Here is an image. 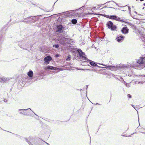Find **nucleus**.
<instances>
[{
	"mask_svg": "<svg viewBox=\"0 0 145 145\" xmlns=\"http://www.w3.org/2000/svg\"><path fill=\"white\" fill-rule=\"evenodd\" d=\"M24 20H20L18 21H16L12 23L14 24L16 22H23L27 24H33L35 23L36 21V16H31L26 18L23 17Z\"/></svg>",
	"mask_w": 145,
	"mask_h": 145,
	"instance_id": "nucleus-1",
	"label": "nucleus"
},
{
	"mask_svg": "<svg viewBox=\"0 0 145 145\" xmlns=\"http://www.w3.org/2000/svg\"><path fill=\"white\" fill-rule=\"evenodd\" d=\"M66 35H62L60 36L58 38V41L61 44L64 45L66 44V42L69 43L72 42V40L67 38Z\"/></svg>",
	"mask_w": 145,
	"mask_h": 145,
	"instance_id": "nucleus-2",
	"label": "nucleus"
},
{
	"mask_svg": "<svg viewBox=\"0 0 145 145\" xmlns=\"http://www.w3.org/2000/svg\"><path fill=\"white\" fill-rule=\"evenodd\" d=\"M18 44L21 48L25 50H28L27 48H29L31 46L30 44L28 43L26 44L24 40L18 41Z\"/></svg>",
	"mask_w": 145,
	"mask_h": 145,
	"instance_id": "nucleus-3",
	"label": "nucleus"
},
{
	"mask_svg": "<svg viewBox=\"0 0 145 145\" xmlns=\"http://www.w3.org/2000/svg\"><path fill=\"white\" fill-rule=\"evenodd\" d=\"M29 145H36L34 142L36 140V137L32 136H30L28 138H24Z\"/></svg>",
	"mask_w": 145,
	"mask_h": 145,
	"instance_id": "nucleus-4",
	"label": "nucleus"
},
{
	"mask_svg": "<svg viewBox=\"0 0 145 145\" xmlns=\"http://www.w3.org/2000/svg\"><path fill=\"white\" fill-rule=\"evenodd\" d=\"M136 32L138 36L142 39L144 37V35L145 33V29L144 28L141 27L140 30H137Z\"/></svg>",
	"mask_w": 145,
	"mask_h": 145,
	"instance_id": "nucleus-5",
	"label": "nucleus"
},
{
	"mask_svg": "<svg viewBox=\"0 0 145 145\" xmlns=\"http://www.w3.org/2000/svg\"><path fill=\"white\" fill-rule=\"evenodd\" d=\"M106 25L108 27V28L110 29L112 31L115 30L117 28L116 26L113 25V23L110 21H109L107 22Z\"/></svg>",
	"mask_w": 145,
	"mask_h": 145,
	"instance_id": "nucleus-6",
	"label": "nucleus"
},
{
	"mask_svg": "<svg viewBox=\"0 0 145 145\" xmlns=\"http://www.w3.org/2000/svg\"><path fill=\"white\" fill-rule=\"evenodd\" d=\"M108 18L114 19L116 20L120 21H123L122 20V19L120 18L119 17L116 15H112V16H108Z\"/></svg>",
	"mask_w": 145,
	"mask_h": 145,
	"instance_id": "nucleus-7",
	"label": "nucleus"
},
{
	"mask_svg": "<svg viewBox=\"0 0 145 145\" xmlns=\"http://www.w3.org/2000/svg\"><path fill=\"white\" fill-rule=\"evenodd\" d=\"M77 51L78 53L79 56L80 57L82 58L83 59H84V60L86 59V57L84 56V55H85L84 53L83 52L82 50L80 49L78 50Z\"/></svg>",
	"mask_w": 145,
	"mask_h": 145,
	"instance_id": "nucleus-8",
	"label": "nucleus"
},
{
	"mask_svg": "<svg viewBox=\"0 0 145 145\" xmlns=\"http://www.w3.org/2000/svg\"><path fill=\"white\" fill-rule=\"evenodd\" d=\"M145 60V56L140 57V59L137 60V62L139 64H143L144 63Z\"/></svg>",
	"mask_w": 145,
	"mask_h": 145,
	"instance_id": "nucleus-9",
	"label": "nucleus"
},
{
	"mask_svg": "<svg viewBox=\"0 0 145 145\" xmlns=\"http://www.w3.org/2000/svg\"><path fill=\"white\" fill-rule=\"evenodd\" d=\"M64 28L61 25H57V30H56V32H60L62 31L63 29Z\"/></svg>",
	"mask_w": 145,
	"mask_h": 145,
	"instance_id": "nucleus-10",
	"label": "nucleus"
},
{
	"mask_svg": "<svg viewBox=\"0 0 145 145\" xmlns=\"http://www.w3.org/2000/svg\"><path fill=\"white\" fill-rule=\"evenodd\" d=\"M129 29L127 27H123L121 30V31L122 33L126 34L128 33Z\"/></svg>",
	"mask_w": 145,
	"mask_h": 145,
	"instance_id": "nucleus-11",
	"label": "nucleus"
},
{
	"mask_svg": "<svg viewBox=\"0 0 145 145\" xmlns=\"http://www.w3.org/2000/svg\"><path fill=\"white\" fill-rule=\"evenodd\" d=\"M27 74L30 79H32L33 75V71H32L30 70L29 71L27 72Z\"/></svg>",
	"mask_w": 145,
	"mask_h": 145,
	"instance_id": "nucleus-12",
	"label": "nucleus"
},
{
	"mask_svg": "<svg viewBox=\"0 0 145 145\" xmlns=\"http://www.w3.org/2000/svg\"><path fill=\"white\" fill-rule=\"evenodd\" d=\"M24 110L25 111V115L26 116H29L30 114L31 111H32L30 108L27 109H24Z\"/></svg>",
	"mask_w": 145,
	"mask_h": 145,
	"instance_id": "nucleus-13",
	"label": "nucleus"
},
{
	"mask_svg": "<svg viewBox=\"0 0 145 145\" xmlns=\"http://www.w3.org/2000/svg\"><path fill=\"white\" fill-rule=\"evenodd\" d=\"M124 37L122 35L118 36L116 38V40L118 42H120L122 41V40L123 39Z\"/></svg>",
	"mask_w": 145,
	"mask_h": 145,
	"instance_id": "nucleus-14",
	"label": "nucleus"
},
{
	"mask_svg": "<svg viewBox=\"0 0 145 145\" xmlns=\"http://www.w3.org/2000/svg\"><path fill=\"white\" fill-rule=\"evenodd\" d=\"M52 59V58L50 56L45 57L44 58V60L46 62L50 61Z\"/></svg>",
	"mask_w": 145,
	"mask_h": 145,
	"instance_id": "nucleus-15",
	"label": "nucleus"
},
{
	"mask_svg": "<svg viewBox=\"0 0 145 145\" xmlns=\"http://www.w3.org/2000/svg\"><path fill=\"white\" fill-rule=\"evenodd\" d=\"M46 68L47 69H50L52 70H56L57 68L50 66H48L46 67Z\"/></svg>",
	"mask_w": 145,
	"mask_h": 145,
	"instance_id": "nucleus-16",
	"label": "nucleus"
},
{
	"mask_svg": "<svg viewBox=\"0 0 145 145\" xmlns=\"http://www.w3.org/2000/svg\"><path fill=\"white\" fill-rule=\"evenodd\" d=\"M93 67H97L99 66L97 65L96 63L94 61H91V62L89 63Z\"/></svg>",
	"mask_w": 145,
	"mask_h": 145,
	"instance_id": "nucleus-17",
	"label": "nucleus"
},
{
	"mask_svg": "<svg viewBox=\"0 0 145 145\" xmlns=\"http://www.w3.org/2000/svg\"><path fill=\"white\" fill-rule=\"evenodd\" d=\"M18 112L20 114L25 115V111L24 109H20L18 110Z\"/></svg>",
	"mask_w": 145,
	"mask_h": 145,
	"instance_id": "nucleus-18",
	"label": "nucleus"
},
{
	"mask_svg": "<svg viewBox=\"0 0 145 145\" xmlns=\"http://www.w3.org/2000/svg\"><path fill=\"white\" fill-rule=\"evenodd\" d=\"M10 78H2L1 79V80L3 81V82H6L8 80H10Z\"/></svg>",
	"mask_w": 145,
	"mask_h": 145,
	"instance_id": "nucleus-19",
	"label": "nucleus"
},
{
	"mask_svg": "<svg viewBox=\"0 0 145 145\" xmlns=\"http://www.w3.org/2000/svg\"><path fill=\"white\" fill-rule=\"evenodd\" d=\"M101 65H103V66H105L106 67H104L105 68H106L107 69H111V68H112L113 67V66H109V65L106 66L105 65H104L103 64H101Z\"/></svg>",
	"mask_w": 145,
	"mask_h": 145,
	"instance_id": "nucleus-20",
	"label": "nucleus"
},
{
	"mask_svg": "<svg viewBox=\"0 0 145 145\" xmlns=\"http://www.w3.org/2000/svg\"><path fill=\"white\" fill-rule=\"evenodd\" d=\"M72 23L73 24H76L77 22L76 20L75 19H73L71 21Z\"/></svg>",
	"mask_w": 145,
	"mask_h": 145,
	"instance_id": "nucleus-21",
	"label": "nucleus"
},
{
	"mask_svg": "<svg viewBox=\"0 0 145 145\" xmlns=\"http://www.w3.org/2000/svg\"><path fill=\"white\" fill-rule=\"evenodd\" d=\"M77 10H71V11H72V12L73 13L72 14H71V15H74V12L75 11H76ZM69 12H70V11H69Z\"/></svg>",
	"mask_w": 145,
	"mask_h": 145,
	"instance_id": "nucleus-22",
	"label": "nucleus"
},
{
	"mask_svg": "<svg viewBox=\"0 0 145 145\" xmlns=\"http://www.w3.org/2000/svg\"><path fill=\"white\" fill-rule=\"evenodd\" d=\"M35 45V44H34L33 45H31V50H34L35 49H33L34 47H33V46Z\"/></svg>",
	"mask_w": 145,
	"mask_h": 145,
	"instance_id": "nucleus-23",
	"label": "nucleus"
},
{
	"mask_svg": "<svg viewBox=\"0 0 145 145\" xmlns=\"http://www.w3.org/2000/svg\"><path fill=\"white\" fill-rule=\"evenodd\" d=\"M53 46L54 47H55L56 48H57L59 47V45L58 44H55V45H53Z\"/></svg>",
	"mask_w": 145,
	"mask_h": 145,
	"instance_id": "nucleus-24",
	"label": "nucleus"
},
{
	"mask_svg": "<svg viewBox=\"0 0 145 145\" xmlns=\"http://www.w3.org/2000/svg\"><path fill=\"white\" fill-rule=\"evenodd\" d=\"M71 57L69 55L68 57V58L66 59V61H69L71 60Z\"/></svg>",
	"mask_w": 145,
	"mask_h": 145,
	"instance_id": "nucleus-25",
	"label": "nucleus"
},
{
	"mask_svg": "<svg viewBox=\"0 0 145 145\" xmlns=\"http://www.w3.org/2000/svg\"><path fill=\"white\" fill-rule=\"evenodd\" d=\"M126 86L127 87H129L130 86V85L129 83L127 84H126Z\"/></svg>",
	"mask_w": 145,
	"mask_h": 145,
	"instance_id": "nucleus-26",
	"label": "nucleus"
},
{
	"mask_svg": "<svg viewBox=\"0 0 145 145\" xmlns=\"http://www.w3.org/2000/svg\"><path fill=\"white\" fill-rule=\"evenodd\" d=\"M127 96L129 98H131V96L130 94H128L127 95Z\"/></svg>",
	"mask_w": 145,
	"mask_h": 145,
	"instance_id": "nucleus-27",
	"label": "nucleus"
},
{
	"mask_svg": "<svg viewBox=\"0 0 145 145\" xmlns=\"http://www.w3.org/2000/svg\"><path fill=\"white\" fill-rule=\"evenodd\" d=\"M131 27L132 28H135V26L132 24H131Z\"/></svg>",
	"mask_w": 145,
	"mask_h": 145,
	"instance_id": "nucleus-28",
	"label": "nucleus"
},
{
	"mask_svg": "<svg viewBox=\"0 0 145 145\" xmlns=\"http://www.w3.org/2000/svg\"><path fill=\"white\" fill-rule=\"evenodd\" d=\"M59 54H57L55 55V56L56 57H59Z\"/></svg>",
	"mask_w": 145,
	"mask_h": 145,
	"instance_id": "nucleus-29",
	"label": "nucleus"
},
{
	"mask_svg": "<svg viewBox=\"0 0 145 145\" xmlns=\"http://www.w3.org/2000/svg\"><path fill=\"white\" fill-rule=\"evenodd\" d=\"M7 101H8V100L6 99H4V101L5 102V103H7Z\"/></svg>",
	"mask_w": 145,
	"mask_h": 145,
	"instance_id": "nucleus-30",
	"label": "nucleus"
},
{
	"mask_svg": "<svg viewBox=\"0 0 145 145\" xmlns=\"http://www.w3.org/2000/svg\"><path fill=\"white\" fill-rule=\"evenodd\" d=\"M3 36L2 35H0V41L1 40Z\"/></svg>",
	"mask_w": 145,
	"mask_h": 145,
	"instance_id": "nucleus-31",
	"label": "nucleus"
},
{
	"mask_svg": "<svg viewBox=\"0 0 145 145\" xmlns=\"http://www.w3.org/2000/svg\"><path fill=\"white\" fill-rule=\"evenodd\" d=\"M124 84L125 85V86L126 85V84H127L126 83V82H124Z\"/></svg>",
	"mask_w": 145,
	"mask_h": 145,
	"instance_id": "nucleus-32",
	"label": "nucleus"
},
{
	"mask_svg": "<svg viewBox=\"0 0 145 145\" xmlns=\"http://www.w3.org/2000/svg\"><path fill=\"white\" fill-rule=\"evenodd\" d=\"M41 16V15L37 16V18H38V17H40V16Z\"/></svg>",
	"mask_w": 145,
	"mask_h": 145,
	"instance_id": "nucleus-33",
	"label": "nucleus"
},
{
	"mask_svg": "<svg viewBox=\"0 0 145 145\" xmlns=\"http://www.w3.org/2000/svg\"><path fill=\"white\" fill-rule=\"evenodd\" d=\"M128 8H129V10L130 12V9H131V8L130 7H128Z\"/></svg>",
	"mask_w": 145,
	"mask_h": 145,
	"instance_id": "nucleus-34",
	"label": "nucleus"
},
{
	"mask_svg": "<svg viewBox=\"0 0 145 145\" xmlns=\"http://www.w3.org/2000/svg\"><path fill=\"white\" fill-rule=\"evenodd\" d=\"M144 67H145V66H144L143 65L142 66V67H141V68L142 69V68H144Z\"/></svg>",
	"mask_w": 145,
	"mask_h": 145,
	"instance_id": "nucleus-35",
	"label": "nucleus"
},
{
	"mask_svg": "<svg viewBox=\"0 0 145 145\" xmlns=\"http://www.w3.org/2000/svg\"><path fill=\"white\" fill-rule=\"evenodd\" d=\"M110 2V1H108V2H106V3H105V4H103V5H104V4H106V3H109V2Z\"/></svg>",
	"mask_w": 145,
	"mask_h": 145,
	"instance_id": "nucleus-36",
	"label": "nucleus"
},
{
	"mask_svg": "<svg viewBox=\"0 0 145 145\" xmlns=\"http://www.w3.org/2000/svg\"><path fill=\"white\" fill-rule=\"evenodd\" d=\"M48 145H50V144L48 143H47L45 142H44Z\"/></svg>",
	"mask_w": 145,
	"mask_h": 145,
	"instance_id": "nucleus-37",
	"label": "nucleus"
},
{
	"mask_svg": "<svg viewBox=\"0 0 145 145\" xmlns=\"http://www.w3.org/2000/svg\"><path fill=\"white\" fill-rule=\"evenodd\" d=\"M1 48L0 46V51L1 50Z\"/></svg>",
	"mask_w": 145,
	"mask_h": 145,
	"instance_id": "nucleus-38",
	"label": "nucleus"
},
{
	"mask_svg": "<svg viewBox=\"0 0 145 145\" xmlns=\"http://www.w3.org/2000/svg\"><path fill=\"white\" fill-rule=\"evenodd\" d=\"M135 13L136 14H137V13L136 12H135Z\"/></svg>",
	"mask_w": 145,
	"mask_h": 145,
	"instance_id": "nucleus-39",
	"label": "nucleus"
},
{
	"mask_svg": "<svg viewBox=\"0 0 145 145\" xmlns=\"http://www.w3.org/2000/svg\"><path fill=\"white\" fill-rule=\"evenodd\" d=\"M132 106L133 107H134V108H135V107H134V106H133V105H132Z\"/></svg>",
	"mask_w": 145,
	"mask_h": 145,
	"instance_id": "nucleus-40",
	"label": "nucleus"
},
{
	"mask_svg": "<svg viewBox=\"0 0 145 145\" xmlns=\"http://www.w3.org/2000/svg\"><path fill=\"white\" fill-rule=\"evenodd\" d=\"M140 1H143L144 0H140Z\"/></svg>",
	"mask_w": 145,
	"mask_h": 145,
	"instance_id": "nucleus-41",
	"label": "nucleus"
},
{
	"mask_svg": "<svg viewBox=\"0 0 145 145\" xmlns=\"http://www.w3.org/2000/svg\"><path fill=\"white\" fill-rule=\"evenodd\" d=\"M143 5L145 6V3H144Z\"/></svg>",
	"mask_w": 145,
	"mask_h": 145,
	"instance_id": "nucleus-42",
	"label": "nucleus"
},
{
	"mask_svg": "<svg viewBox=\"0 0 145 145\" xmlns=\"http://www.w3.org/2000/svg\"><path fill=\"white\" fill-rule=\"evenodd\" d=\"M105 7V8H106V7H107L106 6H105V7Z\"/></svg>",
	"mask_w": 145,
	"mask_h": 145,
	"instance_id": "nucleus-43",
	"label": "nucleus"
},
{
	"mask_svg": "<svg viewBox=\"0 0 145 145\" xmlns=\"http://www.w3.org/2000/svg\"><path fill=\"white\" fill-rule=\"evenodd\" d=\"M112 1V2H114V1ZM115 3L116 4H117V3H115Z\"/></svg>",
	"mask_w": 145,
	"mask_h": 145,
	"instance_id": "nucleus-44",
	"label": "nucleus"
},
{
	"mask_svg": "<svg viewBox=\"0 0 145 145\" xmlns=\"http://www.w3.org/2000/svg\"><path fill=\"white\" fill-rule=\"evenodd\" d=\"M88 86H87V88H88Z\"/></svg>",
	"mask_w": 145,
	"mask_h": 145,
	"instance_id": "nucleus-45",
	"label": "nucleus"
},
{
	"mask_svg": "<svg viewBox=\"0 0 145 145\" xmlns=\"http://www.w3.org/2000/svg\"><path fill=\"white\" fill-rule=\"evenodd\" d=\"M84 70H89V69H84Z\"/></svg>",
	"mask_w": 145,
	"mask_h": 145,
	"instance_id": "nucleus-46",
	"label": "nucleus"
},
{
	"mask_svg": "<svg viewBox=\"0 0 145 145\" xmlns=\"http://www.w3.org/2000/svg\"><path fill=\"white\" fill-rule=\"evenodd\" d=\"M98 105H99V104H98V103H97V104H96V105H98Z\"/></svg>",
	"mask_w": 145,
	"mask_h": 145,
	"instance_id": "nucleus-47",
	"label": "nucleus"
},
{
	"mask_svg": "<svg viewBox=\"0 0 145 145\" xmlns=\"http://www.w3.org/2000/svg\"><path fill=\"white\" fill-rule=\"evenodd\" d=\"M33 113H34V114H35L36 115V114L35 113H34V112H33Z\"/></svg>",
	"mask_w": 145,
	"mask_h": 145,
	"instance_id": "nucleus-48",
	"label": "nucleus"
},
{
	"mask_svg": "<svg viewBox=\"0 0 145 145\" xmlns=\"http://www.w3.org/2000/svg\"><path fill=\"white\" fill-rule=\"evenodd\" d=\"M144 7H143V9H144Z\"/></svg>",
	"mask_w": 145,
	"mask_h": 145,
	"instance_id": "nucleus-49",
	"label": "nucleus"
}]
</instances>
